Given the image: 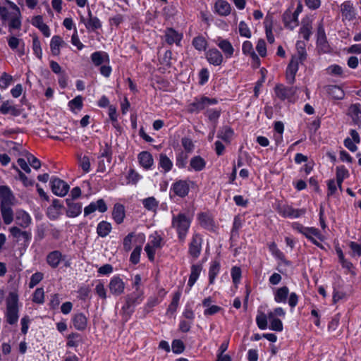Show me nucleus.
<instances>
[{"label":"nucleus","mask_w":361,"mask_h":361,"mask_svg":"<svg viewBox=\"0 0 361 361\" xmlns=\"http://www.w3.org/2000/svg\"><path fill=\"white\" fill-rule=\"evenodd\" d=\"M191 223V219L184 213L173 215L172 218V227L176 230L178 238L184 241Z\"/></svg>","instance_id":"obj_1"},{"label":"nucleus","mask_w":361,"mask_h":361,"mask_svg":"<svg viewBox=\"0 0 361 361\" xmlns=\"http://www.w3.org/2000/svg\"><path fill=\"white\" fill-rule=\"evenodd\" d=\"M143 290H134L125 297V305L121 310L126 317H129L134 312V307L142 302L144 299Z\"/></svg>","instance_id":"obj_2"},{"label":"nucleus","mask_w":361,"mask_h":361,"mask_svg":"<svg viewBox=\"0 0 361 361\" xmlns=\"http://www.w3.org/2000/svg\"><path fill=\"white\" fill-rule=\"evenodd\" d=\"M18 298L14 293L10 294V298L7 302V322L10 324H14L18 319Z\"/></svg>","instance_id":"obj_3"},{"label":"nucleus","mask_w":361,"mask_h":361,"mask_svg":"<svg viewBox=\"0 0 361 361\" xmlns=\"http://www.w3.org/2000/svg\"><path fill=\"white\" fill-rule=\"evenodd\" d=\"M218 103V100L215 98H209L207 97H202L196 98L195 101L189 106L190 112H199L210 105H214Z\"/></svg>","instance_id":"obj_4"},{"label":"nucleus","mask_w":361,"mask_h":361,"mask_svg":"<svg viewBox=\"0 0 361 361\" xmlns=\"http://www.w3.org/2000/svg\"><path fill=\"white\" fill-rule=\"evenodd\" d=\"M297 89V87H286L278 84L274 87V92L281 100L290 99L296 93Z\"/></svg>","instance_id":"obj_5"},{"label":"nucleus","mask_w":361,"mask_h":361,"mask_svg":"<svg viewBox=\"0 0 361 361\" xmlns=\"http://www.w3.org/2000/svg\"><path fill=\"white\" fill-rule=\"evenodd\" d=\"M301 11V5H299L293 13L289 11H286L283 15V21L285 26L291 30L296 27L298 25V17Z\"/></svg>","instance_id":"obj_6"},{"label":"nucleus","mask_w":361,"mask_h":361,"mask_svg":"<svg viewBox=\"0 0 361 361\" xmlns=\"http://www.w3.org/2000/svg\"><path fill=\"white\" fill-rule=\"evenodd\" d=\"M51 187L52 192L56 195L61 197L65 196L70 188L68 184L59 178H52L51 181Z\"/></svg>","instance_id":"obj_7"},{"label":"nucleus","mask_w":361,"mask_h":361,"mask_svg":"<svg viewBox=\"0 0 361 361\" xmlns=\"http://www.w3.org/2000/svg\"><path fill=\"white\" fill-rule=\"evenodd\" d=\"M202 238L200 234L195 233L192 235L189 245V253L195 259H197L202 250Z\"/></svg>","instance_id":"obj_8"},{"label":"nucleus","mask_w":361,"mask_h":361,"mask_svg":"<svg viewBox=\"0 0 361 361\" xmlns=\"http://www.w3.org/2000/svg\"><path fill=\"white\" fill-rule=\"evenodd\" d=\"M109 288L112 295L118 296L123 293L125 290V283L120 277L114 276L110 280Z\"/></svg>","instance_id":"obj_9"},{"label":"nucleus","mask_w":361,"mask_h":361,"mask_svg":"<svg viewBox=\"0 0 361 361\" xmlns=\"http://www.w3.org/2000/svg\"><path fill=\"white\" fill-rule=\"evenodd\" d=\"M298 71V59L295 56H293L289 64L288 65L286 76L287 82L293 84L295 82V75Z\"/></svg>","instance_id":"obj_10"},{"label":"nucleus","mask_w":361,"mask_h":361,"mask_svg":"<svg viewBox=\"0 0 361 361\" xmlns=\"http://www.w3.org/2000/svg\"><path fill=\"white\" fill-rule=\"evenodd\" d=\"M9 232L13 238L19 241L21 238L24 240L25 244H27L32 238L30 232L27 231H22L18 226H12L9 228Z\"/></svg>","instance_id":"obj_11"},{"label":"nucleus","mask_w":361,"mask_h":361,"mask_svg":"<svg viewBox=\"0 0 361 361\" xmlns=\"http://www.w3.org/2000/svg\"><path fill=\"white\" fill-rule=\"evenodd\" d=\"M15 221L20 227L26 228L30 225L32 219L28 213L22 209H19L16 212Z\"/></svg>","instance_id":"obj_12"},{"label":"nucleus","mask_w":361,"mask_h":361,"mask_svg":"<svg viewBox=\"0 0 361 361\" xmlns=\"http://www.w3.org/2000/svg\"><path fill=\"white\" fill-rule=\"evenodd\" d=\"M206 58L210 64L214 66H220L224 61L222 54L216 49H209L206 53Z\"/></svg>","instance_id":"obj_13"},{"label":"nucleus","mask_w":361,"mask_h":361,"mask_svg":"<svg viewBox=\"0 0 361 361\" xmlns=\"http://www.w3.org/2000/svg\"><path fill=\"white\" fill-rule=\"evenodd\" d=\"M164 37L165 41L168 44L171 45L173 44H176V45H179L183 38V35L173 28H167L165 30Z\"/></svg>","instance_id":"obj_14"},{"label":"nucleus","mask_w":361,"mask_h":361,"mask_svg":"<svg viewBox=\"0 0 361 361\" xmlns=\"http://www.w3.org/2000/svg\"><path fill=\"white\" fill-rule=\"evenodd\" d=\"M1 205L12 204L14 196L10 188L6 185L0 186Z\"/></svg>","instance_id":"obj_15"},{"label":"nucleus","mask_w":361,"mask_h":361,"mask_svg":"<svg viewBox=\"0 0 361 361\" xmlns=\"http://www.w3.org/2000/svg\"><path fill=\"white\" fill-rule=\"evenodd\" d=\"M88 17L89 18L87 22L85 21V18L83 16L80 17L81 22L85 23L87 29L94 31L102 27L100 20L96 16H92L90 10L88 11Z\"/></svg>","instance_id":"obj_16"},{"label":"nucleus","mask_w":361,"mask_h":361,"mask_svg":"<svg viewBox=\"0 0 361 361\" xmlns=\"http://www.w3.org/2000/svg\"><path fill=\"white\" fill-rule=\"evenodd\" d=\"M174 193L181 197H185L189 192V185L185 180H178L173 184Z\"/></svg>","instance_id":"obj_17"},{"label":"nucleus","mask_w":361,"mask_h":361,"mask_svg":"<svg viewBox=\"0 0 361 361\" xmlns=\"http://www.w3.org/2000/svg\"><path fill=\"white\" fill-rule=\"evenodd\" d=\"M11 102L6 100L0 106V114L4 115L11 114L13 116H18L21 114V111L11 104Z\"/></svg>","instance_id":"obj_18"},{"label":"nucleus","mask_w":361,"mask_h":361,"mask_svg":"<svg viewBox=\"0 0 361 361\" xmlns=\"http://www.w3.org/2000/svg\"><path fill=\"white\" fill-rule=\"evenodd\" d=\"M217 46L222 50L226 58H231L234 52V49L229 41L224 39H218Z\"/></svg>","instance_id":"obj_19"},{"label":"nucleus","mask_w":361,"mask_h":361,"mask_svg":"<svg viewBox=\"0 0 361 361\" xmlns=\"http://www.w3.org/2000/svg\"><path fill=\"white\" fill-rule=\"evenodd\" d=\"M66 45L65 42L59 35H54L52 37L50 42V48L51 54L54 56L60 54V47Z\"/></svg>","instance_id":"obj_20"},{"label":"nucleus","mask_w":361,"mask_h":361,"mask_svg":"<svg viewBox=\"0 0 361 361\" xmlns=\"http://www.w3.org/2000/svg\"><path fill=\"white\" fill-rule=\"evenodd\" d=\"M66 203L68 209L66 212L67 216L69 217H75L82 212V204L80 203H74L71 200L66 199Z\"/></svg>","instance_id":"obj_21"},{"label":"nucleus","mask_w":361,"mask_h":361,"mask_svg":"<svg viewBox=\"0 0 361 361\" xmlns=\"http://www.w3.org/2000/svg\"><path fill=\"white\" fill-rule=\"evenodd\" d=\"M61 258V252L58 250L52 251L47 256V262L50 267L55 269L59 265Z\"/></svg>","instance_id":"obj_22"},{"label":"nucleus","mask_w":361,"mask_h":361,"mask_svg":"<svg viewBox=\"0 0 361 361\" xmlns=\"http://www.w3.org/2000/svg\"><path fill=\"white\" fill-rule=\"evenodd\" d=\"M140 165L146 169H149L153 165L152 155L148 152H142L138 155Z\"/></svg>","instance_id":"obj_23"},{"label":"nucleus","mask_w":361,"mask_h":361,"mask_svg":"<svg viewBox=\"0 0 361 361\" xmlns=\"http://www.w3.org/2000/svg\"><path fill=\"white\" fill-rule=\"evenodd\" d=\"M112 216L114 221L120 224L123 221L125 218V208L124 206L121 204H116L114 207V209L112 212Z\"/></svg>","instance_id":"obj_24"},{"label":"nucleus","mask_w":361,"mask_h":361,"mask_svg":"<svg viewBox=\"0 0 361 361\" xmlns=\"http://www.w3.org/2000/svg\"><path fill=\"white\" fill-rule=\"evenodd\" d=\"M73 323L76 329L82 331L87 327V319L82 313H78L74 315Z\"/></svg>","instance_id":"obj_25"},{"label":"nucleus","mask_w":361,"mask_h":361,"mask_svg":"<svg viewBox=\"0 0 361 361\" xmlns=\"http://www.w3.org/2000/svg\"><path fill=\"white\" fill-rule=\"evenodd\" d=\"M32 23L34 26L39 28L45 37L50 36L49 28L45 23H44L42 17L41 16H37L34 17L32 18Z\"/></svg>","instance_id":"obj_26"},{"label":"nucleus","mask_w":361,"mask_h":361,"mask_svg":"<svg viewBox=\"0 0 361 361\" xmlns=\"http://www.w3.org/2000/svg\"><path fill=\"white\" fill-rule=\"evenodd\" d=\"M341 11L342 16L349 20H352L355 16L354 8L350 1H345L341 4Z\"/></svg>","instance_id":"obj_27"},{"label":"nucleus","mask_w":361,"mask_h":361,"mask_svg":"<svg viewBox=\"0 0 361 361\" xmlns=\"http://www.w3.org/2000/svg\"><path fill=\"white\" fill-rule=\"evenodd\" d=\"M11 204L1 205V212L5 224L8 225L13 221V212Z\"/></svg>","instance_id":"obj_28"},{"label":"nucleus","mask_w":361,"mask_h":361,"mask_svg":"<svg viewBox=\"0 0 361 361\" xmlns=\"http://www.w3.org/2000/svg\"><path fill=\"white\" fill-rule=\"evenodd\" d=\"M325 88L327 93L334 99H342L344 97L343 90L337 85H328Z\"/></svg>","instance_id":"obj_29"},{"label":"nucleus","mask_w":361,"mask_h":361,"mask_svg":"<svg viewBox=\"0 0 361 361\" xmlns=\"http://www.w3.org/2000/svg\"><path fill=\"white\" fill-rule=\"evenodd\" d=\"M91 59L93 63L98 66L106 61H109V56L105 52L95 51L91 55Z\"/></svg>","instance_id":"obj_30"},{"label":"nucleus","mask_w":361,"mask_h":361,"mask_svg":"<svg viewBox=\"0 0 361 361\" xmlns=\"http://www.w3.org/2000/svg\"><path fill=\"white\" fill-rule=\"evenodd\" d=\"M202 271V266L199 264H193L191 267V273L188 280V286L190 288L195 284L197 280L199 275Z\"/></svg>","instance_id":"obj_31"},{"label":"nucleus","mask_w":361,"mask_h":361,"mask_svg":"<svg viewBox=\"0 0 361 361\" xmlns=\"http://www.w3.org/2000/svg\"><path fill=\"white\" fill-rule=\"evenodd\" d=\"M289 294V289L287 286H283L277 289L274 295V300L277 302H286L288 295Z\"/></svg>","instance_id":"obj_32"},{"label":"nucleus","mask_w":361,"mask_h":361,"mask_svg":"<svg viewBox=\"0 0 361 361\" xmlns=\"http://www.w3.org/2000/svg\"><path fill=\"white\" fill-rule=\"evenodd\" d=\"M111 231V225L107 221H102L97 225V233L100 237H106L107 235H109Z\"/></svg>","instance_id":"obj_33"},{"label":"nucleus","mask_w":361,"mask_h":361,"mask_svg":"<svg viewBox=\"0 0 361 361\" xmlns=\"http://www.w3.org/2000/svg\"><path fill=\"white\" fill-rule=\"evenodd\" d=\"M233 135V130L229 126L222 127L218 132L217 137L223 140L226 142H230V140Z\"/></svg>","instance_id":"obj_34"},{"label":"nucleus","mask_w":361,"mask_h":361,"mask_svg":"<svg viewBox=\"0 0 361 361\" xmlns=\"http://www.w3.org/2000/svg\"><path fill=\"white\" fill-rule=\"evenodd\" d=\"M190 165L195 171H200L204 169L206 161L200 156H195L191 159Z\"/></svg>","instance_id":"obj_35"},{"label":"nucleus","mask_w":361,"mask_h":361,"mask_svg":"<svg viewBox=\"0 0 361 361\" xmlns=\"http://www.w3.org/2000/svg\"><path fill=\"white\" fill-rule=\"evenodd\" d=\"M198 220L201 226L207 229H211L213 227V219L207 213H200L198 215Z\"/></svg>","instance_id":"obj_36"},{"label":"nucleus","mask_w":361,"mask_h":361,"mask_svg":"<svg viewBox=\"0 0 361 361\" xmlns=\"http://www.w3.org/2000/svg\"><path fill=\"white\" fill-rule=\"evenodd\" d=\"M159 165L164 170V173H166L172 169L173 163L166 154H160Z\"/></svg>","instance_id":"obj_37"},{"label":"nucleus","mask_w":361,"mask_h":361,"mask_svg":"<svg viewBox=\"0 0 361 361\" xmlns=\"http://www.w3.org/2000/svg\"><path fill=\"white\" fill-rule=\"evenodd\" d=\"M216 10L221 16L228 15L231 12V6L224 1H218L215 4Z\"/></svg>","instance_id":"obj_38"},{"label":"nucleus","mask_w":361,"mask_h":361,"mask_svg":"<svg viewBox=\"0 0 361 361\" xmlns=\"http://www.w3.org/2000/svg\"><path fill=\"white\" fill-rule=\"evenodd\" d=\"M242 50L243 54L250 55L254 61L259 63V58L253 50L252 44L250 41H245L243 44Z\"/></svg>","instance_id":"obj_39"},{"label":"nucleus","mask_w":361,"mask_h":361,"mask_svg":"<svg viewBox=\"0 0 361 361\" xmlns=\"http://www.w3.org/2000/svg\"><path fill=\"white\" fill-rule=\"evenodd\" d=\"M192 45L200 51H204L207 47V42L204 37L197 36L192 39Z\"/></svg>","instance_id":"obj_40"},{"label":"nucleus","mask_w":361,"mask_h":361,"mask_svg":"<svg viewBox=\"0 0 361 361\" xmlns=\"http://www.w3.org/2000/svg\"><path fill=\"white\" fill-rule=\"evenodd\" d=\"M20 12L18 8L16 7V13L14 16H10L9 28L10 29H20L21 26V22L19 18Z\"/></svg>","instance_id":"obj_41"},{"label":"nucleus","mask_w":361,"mask_h":361,"mask_svg":"<svg viewBox=\"0 0 361 361\" xmlns=\"http://www.w3.org/2000/svg\"><path fill=\"white\" fill-rule=\"evenodd\" d=\"M220 269L219 262L217 261H214L209 268V283H213L214 279L217 274L219 273Z\"/></svg>","instance_id":"obj_42"},{"label":"nucleus","mask_w":361,"mask_h":361,"mask_svg":"<svg viewBox=\"0 0 361 361\" xmlns=\"http://www.w3.org/2000/svg\"><path fill=\"white\" fill-rule=\"evenodd\" d=\"M314 230L317 232V233H314L312 231V233H308L307 234H305V236L308 238L310 240H311L312 242V243H314L315 245L318 246V247H322V245H321V243L319 242H318L317 240V238L319 239V240H322V234L320 233V231L317 229V228H314Z\"/></svg>","instance_id":"obj_43"},{"label":"nucleus","mask_w":361,"mask_h":361,"mask_svg":"<svg viewBox=\"0 0 361 361\" xmlns=\"http://www.w3.org/2000/svg\"><path fill=\"white\" fill-rule=\"evenodd\" d=\"M144 207L148 210H154L158 207V202L153 197H150L143 200Z\"/></svg>","instance_id":"obj_44"},{"label":"nucleus","mask_w":361,"mask_h":361,"mask_svg":"<svg viewBox=\"0 0 361 361\" xmlns=\"http://www.w3.org/2000/svg\"><path fill=\"white\" fill-rule=\"evenodd\" d=\"M256 322L260 329H265L267 327V317L263 312H259L256 317Z\"/></svg>","instance_id":"obj_45"},{"label":"nucleus","mask_w":361,"mask_h":361,"mask_svg":"<svg viewBox=\"0 0 361 361\" xmlns=\"http://www.w3.org/2000/svg\"><path fill=\"white\" fill-rule=\"evenodd\" d=\"M32 49L36 56L41 59L42 56V51L40 42L37 37H35L32 39Z\"/></svg>","instance_id":"obj_46"},{"label":"nucleus","mask_w":361,"mask_h":361,"mask_svg":"<svg viewBox=\"0 0 361 361\" xmlns=\"http://www.w3.org/2000/svg\"><path fill=\"white\" fill-rule=\"evenodd\" d=\"M13 80L11 75L4 72L0 78V87L1 89H6L11 84Z\"/></svg>","instance_id":"obj_47"},{"label":"nucleus","mask_w":361,"mask_h":361,"mask_svg":"<svg viewBox=\"0 0 361 361\" xmlns=\"http://www.w3.org/2000/svg\"><path fill=\"white\" fill-rule=\"evenodd\" d=\"M221 109H207L205 114L211 121H216L221 114Z\"/></svg>","instance_id":"obj_48"},{"label":"nucleus","mask_w":361,"mask_h":361,"mask_svg":"<svg viewBox=\"0 0 361 361\" xmlns=\"http://www.w3.org/2000/svg\"><path fill=\"white\" fill-rule=\"evenodd\" d=\"M312 25L310 23H306L302 25V26L300 28V34L302 35V37L308 40L310 38V35L312 34Z\"/></svg>","instance_id":"obj_49"},{"label":"nucleus","mask_w":361,"mask_h":361,"mask_svg":"<svg viewBox=\"0 0 361 361\" xmlns=\"http://www.w3.org/2000/svg\"><path fill=\"white\" fill-rule=\"evenodd\" d=\"M293 227L294 229L297 230L298 232H300V233L303 234L305 235V234H307L310 233H312V231L314 232V233H317L314 230V228L313 227H305L303 226L302 225L300 224H298V223H295L293 225Z\"/></svg>","instance_id":"obj_50"},{"label":"nucleus","mask_w":361,"mask_h":361,"mask_svg":"<svg viewBox=\"0 0 361 361\" xmlns=\"http://www.w3.org/2000/svg\"><path fill=\"white\" fill-rule=\"evenodd\" d=\"M185 345L180 340H174L172 342V350L174 353L179 354L184 351Z\"/></svg>","instance_id":"obj_51"},{"label":"nucleus","mask_w":361,"mask_h":361,"mask_svg":"<svg viewBox=\"0 0 361 361\" xmlns=\"http://www.w3.org/2000/svg\"><path fill=\"white\" fill-rule=\"evenodd\" d=\"M239 33L241 36L247 38L251 37V32L247 25L244 21H240L239 23Z\"/></svg>","instance_id":"obj_52"},{"label":"nucleus","mask_w":361,"mask_h":361,"mask_svg":"<svg viewBox=\"0 0 361 361\" xmlns=\"http://www.w3.org/2000/svg\"><path fill=\"white\" fill-rule=\"evenodd\" d=\"M44 290L42 288H37L33 294V302L36 303H43L44 302Z\"/></svg>","instance_id":"obj_53"},{"label":"nucleus","mask_w":361,"mask_h":361,"mask_svg":"<svg viewBox=\"0 0 361 361\" xmlns=\"http://www.w3.org/2000/svg\"><path fill=\"white\" fill-rule=\"evenodd\" d=\"M141 250L140 246H137L132 252L130 260L133 264H136L139 262Z\"/></svg>","instance_id":"obj_54"},{"label":"nucleus","mask_w":361,"mask_h":361,"mask_svg":"<svg viewBox=\"0 0 361 361\" xmlns=\"http://www.w3.org/2000/svg\"><path fill=\"white\" fill-rule=\"evenodd\" d=\"M43 279V274L40 272H37L32 275L29 283V287L33 288L37 285Z\"/></svg>","instance_id":"obj_55"},{"label":"nucleus","mask_w":361,"mask_h":361,"mask_svg":"<svg viewBox=\"0 0 361 361\" xmlns=\"http://www.w3.org/2000/svg\"><path fill=\"white\" fill-rule=\"evenodd\" d=\"M79 163H80V166H81V168L85 173H87L90 171V159L88 157L84 156L82 157H80Z\"/></svg>","instance_id":"obj_56"},{"label":"nucleus","mask_w":361,"mask_h":361,"mask_svg":"<svg viewBox=\"0 0 361 361\" xmlns=\"http://www.w3.org/2000/svg\"><path fill=\"white\" fill-rule=\"evenodd\" d=\"M13 168L16 170L18 173L20 180L23 183L25 186H29L33 185V181L29 180L28 178L16 166H13Z\"/></svg>","instance_id":"obj_57"},{"label":"nucleus","mask_w":361,"mask_h":361,"mask_svg":"<svg viewBox=\"0 0 361 361\" xmlns=\"http://www.w3.org/2000/svg\"><path fill=\"white\" fill-rule=\"evenodd\" d=\"M8 44L11 49H16L20 44L23 45L24 42L22 39H18L14 36H11L8 39Z\"/></svg>","instance_id":"obj_58"},{"label":"nucleus","mask_w":361,"mask_h":361,"mask_svg":"<svg viewBox=\"0 0 361 361\" xmlns=\"http://www.w3.org/2000/svg\"><path fill=\"white\" fill-rule=\"evenodd\" d=\"M231 276L234 283L237 284L239 283L241 277V270L239 267H233L231 269Z\"/></svg>","instance_id":"obj_59"},{"label":"nucleus","mask_w":361,"mask_h":361,"mask_svg":"<svg viewBox=\"0 0 361 361\" xmlns=\"http://www.w3.org/2000/svg\"><path fill=\"white\" fill-rule=\"evenodd\" d=\"M96 293L102 299L106 298V291L104 284L99 281L95 287Z\"/></svg>","instance_id":"obj_60"},{"label":"nucleus","mask_w":361,"mask_h":361,"mask_svg":"<svg viewBox=\"0 0 361 361\" xmlns=\"http://www.w3.org/2000/svg\"><path fill=\"white\" fill-rule=\"evenodd\" d=\"M80 337L78 334H70L68 337L67 345L69 347H75L78 345Z\"/></svg>","instance_id":"obj_61"},{"label":"nucleus","mask_w":361,"mask_h":361,"mask_svg":"<svg viewBox=\"0 0 361 361\" xmlns=\"http://www.w3.org/2000/svg\"><path fill=\"white\" fill-rule=\"evenodd\" d=\"M256 49L258 51L259 54L264 57L266 56L267 54V48H266V43L264 39H259L257 42Z\"/></svg>","instance_id":"obj_62"},{"label":"nucleus","mask_w":361,"mask_h":361,"mask_svg":"<svg viewBox=\"0 0 361 361\" xmlns=\"http://www.w3.org/2000/svg\"><path fill=\"white\" fill-rule=\"evenodd\" d=\"M270 329L276 331H281L283 330V324L279 319H273L271 321Z\"/></svg>","instance_id":"obj_63"},{"label":"nucleus","mask_w":361,"mask_h":361,"mask_svg":"<svg viewBox=\"0 0 361 361\" xmlns=\"http://www.w3.org/2000/svg\"><path fill=\"white\" fill-rule=\"evenodd\" d=\"M350 247L352 250V255L355 256H360L361 255V245L357 244L355 242L350 243Z\"/></svg>","instance_id":"obj_64"}]
</instances>
